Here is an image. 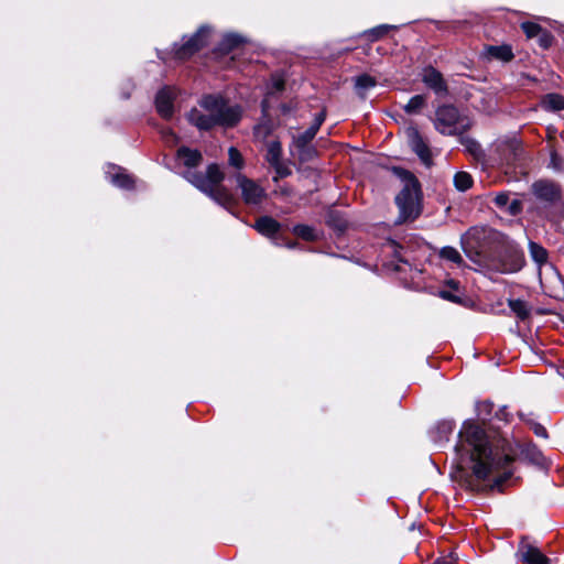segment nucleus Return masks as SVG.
<instances>
[{
    "label": "nucleus",
    "instance_id": "obj_1",
    "mask_svg": "<svg viewBox=\"0 0 564 564\" xmlns=\"http://www.w3.org/2000/svg\"><path fill=\"white\" fill-rule=\"evenodd\" d=\"M455 453L460 479L470 470L473 476L484 480L513 459L505 438L473 420L463 423Z\"/></svg>",
    "mask_w": 564,
    "mask_h": 564
},
{
    "label": "nucleus",
    "instance_id": "obj_2",
    "mask_svg": "<svg viewBox=\"0 0 564 564\" xmlns=\"http://www.w3.org/2000/svg\"><path fill=\"white\" fill-rule=\"evenodd\" d=\"M241 110L238 106H230L221 96L207 95L203 97L198 107L187 115L189 123L199 130H209L213 127H231L240 120Z\"/></svg>",
    "mask_w": 564,
    "mask_h": 564
},
{
    "label": "nucleus",
    "instance_id": "obj_3",
    "mask_svg": "<svg viewBox=\"0 0 564 564\" xmlns=\"http://www.w3.org/2000/svg\"><path fill=\"white\" fill-rule=\"evenodd\" d=\"M395 203L400 210L398 223L413 220L421 213L419 183L416 178L408 172L404 173V186L395 197Z\"/></svg>",
    "mask_w": 564,
    "mask_h": 564
},
{
    "label": "nucleus",
    "instance_id": "obj_4",
    "mask_svg": "<svg viewBox=\"0 0 564 564\" xmlns=\"http://www.w3.org/2000/svg\"><path fill=\"white\" fill-rule=\"evenodd\" d=\"M435 129L442 134H460L470 127L468 118L460 116L454 106H442L435 112Z\"/></svg>",
    "mask_w": 564,
    "mask_h": 564
},
{
    "label": "nucleus",
    "instance_id": "obj_5",
    "mask_svg": "<svg viewBox=\"0 0 564 564\" xmlns=\"http://www.w3.org/2000/svg\"><path fill=\"white\" fill-rule=\"evenodd\" d=\"M324 119L325 113H318L314 120V123L305 132L293 138V141L290 145V152L301 162L310 161L315 155V150L311 145V141L314 139Z\"/></svg>",
    "mask_w": 564,
    "mask_h": 564
},
{
    "label": "nucleus",
    "instance_id": "obj_6",
    "mask_svg": "<svg viewBox=\"0 0 564 564\" xmlns=\"http://www.w3.org/2000/svg\"><path fill=\"white\" fill-rule=\"evenodd\" d=\"M237 186L241 192V197L247 205H259L267 197L265 189L242 174L236 176Z\"/></svg>",
    "mask_w": 564,
    "mask_h": 564
},
{
    "label": "nucleus",
    "instance_id": "obj_7",
    "mask_svg": "<svg viewBox=\"0 0 564 564\" xmlns=\"http://www.w3.org/2000/svg\"><path fill=\"white\" fill-rule=\"evenodd\" d=\"M532 188L534 195L539 199L545 203H550L557 210L563 208L564 204L561 200L560 189L554 183L547 181H539L533 184Z\"/></svg>",
    "mask_w": 564,
    "mask_h": 564
},
{
    "label": "nucleus",
    "instance_id": "obj_8",
    "mask_svg": "<svg viewBox=\"0 0 564 564\" xmlns=\"http://www.w3.org/2000/svg\"><path fill=\"white\" fill-rule=\"evenodd\" d=\"M208 30L200 28L194 35H192L183 45L175 47V56L180 59H185L192 56L195 52L202 48L207 43Z\"/></svg>",
    "mask_w": 564,
    "mask_h": 564
},
{
    "label": "nucleus",
    "instance_id": "obj_9",
    "mask_svg": "<svg viewBox=\"0 0 564 564\" xmlns=\"http://www.w3.org/2000/svg\"><path fill=\"white\" fill-rule=\"evenodd\" d=\"M519 560L524 564H550V560L532 542L523 539L517 551Z\"/></svg>",
    "mask_w": 564,
    "mask_h": 564
},
{
    "label": "nucleus",
    "instance_id": "obj_10",
    "mask_svg": "<svg viewBox=\"0 0 564 564\" xmlns=\"http://www.w3.org/2000/svg\"><path fill=\"white\" fill-rule=\"evenodd\" d=\"M191 183L207 194L209 197H212L219 205L225 207L231 205L232 196L223 185L210 186L206 182L204 183L202 180H191Z\"/></svg>",
    "mask_w": 564,
    "mask_h": 564
},
{
    "label": "nucleus",
    "instance_id": "obj_11",
    "mask_svg": "<svg viewBox=\"0 0 564 564\" xmlns=\"http://www.w3.org/2000/svg\"><path fill=\"white\" fill-rule=\"evenodd\" d=\"M176 97V89L173 87L162 88L155 98L156 110L161 117L169 119L174 112L173 101Z\"/></svg>",
    "mask_w": 564,
    "mask_h": 564
},
{
    "label": "nucleus",
    "instance_id": "obj_12",
    "mask_svg": "<svg viewBox=\"0 0 564 564\" xmlns=\"http://www.w3.org/2000/svg\"><path fill=\"white\" fill-rule=\"evenodd\" d=\"M422 82L436 94L446 93L447 90V86L442 74L432 66L423 69Z\"/></svg>",
    "mask_w": 564,
    "mask_h": 564
},
{
    "label": "nucleus",
    "instance_id": "obj_13",
    "mask_svg": "<svg viewBox=\"0 0 564 564\" xmlns=\"http://www.w3.org/2000/svg\"><path fill=\"white\" fill-rule=\"evenodd\" d=\"M185 177L188 180V182H191V180H202L204 183L206 182L210 186H217L221 185L224 173L220 171L217 164H210L207 169L206 175L188 172L185 174Z\"/></svg>",
    "mask_w": 564,
    "mask_h": 564
},
{
    "label": "nucleus",
    "instance_id": "obj_14",
    "mask_svg": "<svg viewBox=\"0 0 564 564\" xmlns=\"http://www.w3.org/2000/svg\"><path fill=\"white\" fill-rule=\"evenodd\" d=\"M409 141L412 150L419 158L427 165L431 162V153L429 147L423 141L417 130L412 129L409 131Z\"/></svg>",
    "mask_w": 564,
    "mask_h": 564
},
{
    "label": "nucleus",
    "instance_id": "obj_15",
    "mask_svg": "<svg viewBox=\"0 0 564 564\" xmlns=\"http://www.w3.org/2000/svg\"><path fill=\"white\" fill-rule=\"evenodd\" d=\"M107 178L116 186L121 188H131L133 185L132 178L122 172L118 166L110 165L106 171Z\"/></svg>",
    "mask_w": 564,
    "mask_h": 564
},
{
    "label": "nucleus",
    "instance_id": "obj_16",
    "mask_svg": "<svg viewBox=\"0 0 564 564\" xmlns=\"http://www.w3.org/2000/svg\"><path fill=\"white\" fill-rule=\"evenodd\" d=\"M254 229L267 237L274 236L280 230V224L269 216H262L253 225Z\"/></svg>",
    "mask_w": 564,
    "mask_h": 564
},
{
    "label": "nucleus",
    "instance_id": "obj_17",
    "mask_svg": "<svg viewBox=\"0 0 564 564\" xmlns=\"http://www.w3.org/2000/svg\"><path fill=\"white\" fill-rule=\"evenodd\" d=\"M177 159L187 167H194L202 161V155L196 150L181 148L177 151Z\"/></svg>",
    "mask_w": 564,
    "mask_h": 564
},
{
    "label": "nucleus",
    "instance_id": "obj_18",
    "mask_svg": "<svg viewBox=\"0 0 564 564\" xmlns=\"http://www.w3.org/2000/svg\"><path fill=\"white\" fill-rule=\"evenodd\" d=\"M541 106L550 111L564 110V97L558 94H547L542 98Z\"/></svg>",
    "mask_w": 564,
    "mask_h": 564
},
{
    "label": "nucleus",
    "instance_id": "obj_19",
    "mask_svg": "<svg viewBox=\"0 0 564 564\" xmlns=\"http://www.w3.org/2000/svg\"><path fill=\"white\" fill-rule=\"evenodd\" d=\"M376 86V79L367 74L356 77L355 88L360 98L366 97V91Z\"/></svg>",
    "mask_w": 564,
    "mask_h": 564
},
{
    "label": "nucleus",
    "instance_id": "obj_20",
    "mask_svg": "<svg viewBox=\"0 0 564 564\" xmlns=\"http://www.w3.org/2000/svg\"><path fill=\"white\" fill-rule=\"evenodd\" d=\"M529 251L532 260L539 265H543L547 262V251L542 246L538 245L536 242L530 241L529 242Z\"/></svg>",
    "mask_w": 564,
    "mask_h": 564
},
{
    "label": "nucleus",
    "instance_id": "obj_21",
    "mask_svg": "<svg viewBox=\"0 0 564 564\" xmlns=\"http://www.w3.org/2000/svg\"><path fill=\"white\" fill-rule=\"evenodd\" d=\"M282 147L276 140L271 141L267 145L265 160L270 165L278 164L281 162Z\"/></svg>",
    "mask_w": 564,
    "mask_h": 564
},
{
    "label": "nucleus",
    "instance_id": "obj_22",
    "mask_svg": "<svg viewBox=\"0 0 564 564\" xmlns=\"http://www.w3.org/2000/svg\"><path fill=\"white\" fill-rule=\"evenodd\" d=\"M487 52H488L489 56H491L496 59L502 61V62H509L513 57L511 47L508 45L489 46L487 48Z\"/></svg>",
    "mask_w": 564,
    "mask_h": 564
},
{
    "label": "nucleus",
    "instance_id": "obj_23",
    "mask_svg": "<svg viewBox=\"0 0 564 564\" xmlns=\"http://www.w3.org/2000/svg\"><path fill=\"white\" fill-rule=\"evenodd\" d=\"M473 177L467 172H457L454 175V185L457 191L465 192L473 186Z\"/></svg>",
    "mask_w": 564,
    "mask_h": 564
},
{
    "label": "nucleus",
    "instance_id": "obj_24",
    "mask_svg": "<svg viewBox=\"0 0 564 564\" xmlns=\"http://www.w3.org/2000/svg\"><path fill=\"white\" fill-rule=\"evenodd\" d=\"M425 105V97L423 95H415L403 106V109L406 113L413 115L420 112Z\"/></svg>",
    "mask_w": 564,
    "mask_h": 564
},
{
    "label": "nucleus",
    "instance_id": "obj_25",
    "mask_svg": "<svg viewBox=\"0 0 564 564\" xmlns=\"http://www.w3.org/2000/svg\"><path fill=\"white\" fill-rule=\"evenodd\" d=\"M294 234L302 239L313 241L318 238V234L313 227L299 225L294 227Z\"/></svg>",
    "mask_w": 564,
    "mask_h": 564
},
{
    "label": "nucleus",
    "instance_id": "obj_26",
    "mask_svg": "<svg viewBox=\"0 0 564 564\" xmlns=\"http://www.w3.org/2000/svg\"><path fill=\"white\" fill-rule=\"evenodd\" d=\"M509 307L521 319H524L529 316L528 305L521 300H510Z\"/></svg>",
    "mask_w": 564,
    "mask_h": 564
},
{
    "label": "nucleus",
    "instance_id": "obj_27",
    "mask_svg": "<svg viewBox=\"0 0 564 564\" xmlns=\"http://www.w3.org/2000/svg\"><path fill=\"white\" fill-rule=\"evenodd\" d=\"M242 43V37L238 34H228L224 37L221 42V48L224 51H231Z\"/></svg>",
    "mask_w": 564,
    "mask_h": 564
},
{
    "label": "nucleus",
    "instance_id": "obj_28",
    "mask_svg": "<svg viewBox=\"0 0 564 564\" xmlns=\"http://www.w3.org/2000/svg\"><path fill=\"white\" fill-rule=\"evenodd\" d=\"M441 257L443 259H446L448 261H452L454 263H462L463 262V258L460 256V253L453 247H444L441 252H440Z\"/></svg>",
    "mask_w": 564,
    "mask_h": 564
},
{
    "label": "nucleus",
    "instance_id": "obj_29",
    "mask_svg": "<svg viewBox=\"0 0 564 564\" xmlns=\"http://www.w3.org/2000/svg\"><path fill=\"white\" fill-rule=\"evenodd\" d=\"M271 131H272V126L270 122H261L254 127L253 133L258 140L263 141L271 133Z\"/></svg>",
    "mask_w": 564,
    "mask_h": 564
},
{
    "label": "nucleus",
    "instance_id": "obj_30",
    "mask_svg": "<svg viewBox=\"0 0 564 564\" xmlns=\"http://www.w3.org/2000/svg\"><path fill=\"white\" fill-rule=\"evenodd\" d=\"M521 29L529 39L540 35L543 30L539 24L534 22H523L521 23Z\"/></svg>",
    "mask_w": 564,
    "mask_h": 564
},
{
    "label": "nucleus",
    "instance_id": "obj_31",
    "mask_svg": "<svg viewBox=\"0 0 564 564\" xmlns=\"http://www.w3.org/2000/svg\"><path fill=\"white\" fill-rule=\"evenodd\" d=\"M392 28V25L382 24L371 29L370 31L367 32V34L371 41H376L383 36Z\"/></svg>",
    "mask_w": 564,
    "mask_h": 564
},
{
    "label": "nucleus",
    "instance_id": "obj_32",
    "mask_svg": "<svg viewBox=\"0 0 564 564\" xmlns=\"http://www.w3.org/2000/svg\"><path fill=\"white\" fill-rule=\"evenodd\" d=\"M228 154H229V164L237 167V169H241L243 166V159L240 154V152L231 147L228 151Z\"/></svg>",
    "mask_w": 564,
    "mask_h": 564
},
{
    "label": "nucleus",
    "instance_id": "obj_33",
    "mask_svg": "<svg viewBox=\"0 0 564 564\" xmlns=\"http://www.w3.org/2000/svg\"><path fill=\"white\" fill-rule=\"evenodd\" d=\"M550 165L558 172H564V158H562L558 153L553 152L551 154Z\"/></svg>",
    "mask_w": 564,
    "mask_h": 564
},
{
    "label": "nucleus",
    "instance_id": "obj_34",
    "mask_svg": "<svg viewBox=\"0 0 564 564\" xmlns=\"http://www.w3.org/2000/svg\"><path fill=\"white\" fill-rule=\"evenodd\" d=\"M271 166L275 170L276 173V176L273 178L274 182H276L280 177H285L291 174V170L284 165L282 161Z\"/></svg>",
    "mask_w": 564,
    "mask_h": 564
},
{
    "label": "nucleus",
    "instance_id": "obj_35",
    "mask_svg": "<svg viewBox=\"0 0 564 564\" xmlns=\"http://www.w3.org/2000/svg\"><path fill=\"white\" fill-rule=\"evenodd\" d=\"M522 209V204L519 199H512L509 200L507 204V207L503 208L509 215L516 216L518 215Z\"/></svg>",
    "mask_w": 564,
    "mask_h": 564
},
{
    "label": "nucleus",
    "instance_id": "obj_36",
    "mask_svg": "<svg viewBox=\"0 0 564 564\" xmlns=\"http://www.w3.org/2000/svg\"><path fill=\"white\" fill-rule=\"evenodd\" d=\"M509 200H510L509 194L506 192L497 193L494 197V202H495L496 206L501 209L507 207V204L509 203Z\"/></svg>",
    "mask_w": 564,
    "mask_h": 564
},
{
    "label": "nucleus",
    "instance_id": "obj_37",
    "mask_svg": "<svg viewBox=\"0 0 564 564\" xmlns=\"http://www.w3.org/2000/svg\"><path fill=\"white\" fill-rule=\"evenodd\" d=\"M507 150H509L510 154H512L513 160L518 159L520 156V154L522 153L521 143L517 140L511 141L507 145Z\"/></svg>",
    "mask_w": 564,
    "mask_h": 564
},
{
    "label": "nucleus",
    "instance_id": "obj_38",
    "mask_svg": "<svg viewBox=\"0 0 564 564\" xmlns=\"http://www.w3.org/2000/svg\"><path fill=\"white\" fill-rule=\"evenodd\" d=\"M539 36V42L542 47L546 48L551 45L552 35L549 32L542 30Z\"/></svg>",
    "mask_w": 564,
    "mask_h": 564
},
{
    "label": "nucleus",
    "instance_id": "obj_39",
    "mask_svg": "<svg viewBox=\"0 0 564 564\" xmlns=\"http://www.w3.org/2000/svg\"><path fill=\"white\" fill-rule=\"evenodd\" d=\"M284 88V80L280 76L272 77V90L269 91L268 95H271L274 91H281Z\"/></svg>",
    "mask_w": 564,
    "mask_h": 564
},
{
    "label": "nucleus",
    "instance_id": "obj_40",
    "mask_svg": "<svg viewBox=\"0 0 564 564\" xmlns=\"http://www.w3.org/2000/svg\"><path fill=\"white\" fill-rule=\"evenodd\" d=\"M467 150L475 156H478L481 149H480V145L473 141V140H467Z\"/></svg>",
    "mask_w": 564,
    "mask_h": 564
},
{
    "label": "nucleus",
    "instance_id": "obj_41",
    "mask_svg": "<svg viewBox=\"0 0 564 564\" xmlns=\"http://www.w3.org/2000/svg\"><path fill=\"white\" fill-rule=\"evenodd\" d=\"M441 297L445 299V300H448V301H452V302H457V297L455 295H452L449 292L447 291H442L440 293Z\"/></svg>",
    "mask_w": 564,
    "mask_h": 564
},
{
    "label": "nucleus",
    "instance_id": "obj_42",
    "mask_svg": "<svg viewBox=\"0 0 564 564\" xmlns=\"http://www.w3.org/2000/svg\"><path fill=\"white\" fill-rule=\"evenodd\" d=\"M262 112H263V116H267L268 115V110H269V97L267 96L263 101H262Z\"/></svg>",
    "mask_w": 564,
    "mask_h": 564
},
{
    "label": "nucleus",
    "instance_id": "obj_43",
    "mask_svg": "<svg viewBox=\"0 0 564 564\" xmlns=\"http://www.w3.org/2000/svg\"><path fill=\"white\" fill-rule=\"evenodd\" d=\"M280 109L283 115H288L294 109V107L292 105L284 104L280 107Z\"/></svg>",
    "mask_w": 564,
    "mask_h": 564
},
{
    "label": "nucleus",
    "instance_id": "obj_44",
    "mask_svg": "<svg viewBox=\"0 0 564 564\" xmlns=\"http://www.w3.org/2000/svg\"><path fill=\"white\" fill-rule=\"evenodd\" d=\"M535 433H536L538 435H541V436H544V437L546 436V431H545V429H544V427H542V426H539V427L535 430Z\"/></svg>",
    "mask_w": 564,
    "mask_h": 564
},
{
    "label": "nucleus",
    "instance_id": "obj_45",
    "mask_svg": "<svg viewBox=\"0 0 564 564\" xmlns=\"http://www.w3.org/2000/svg\"><path fill=\"white\" fill-rule=\"evenodd\" d=\"M448 284L452 288H456L457 286V283L455 281H449Z\"/></svg>",
    "mask_w": 564,
    "mask_h": 564
},
{
    "label": "nucleus",
    "instance_id": "obj_46",
    "mask_svg": "<svg viewBox=\"0 0 564 564\" xmlns=\"http://www.w3.org/2000/svg\"><path fill=\"white\" fill-rule=\"evenodd\" d=\"M479 405H480V406H485V408H488V406H489V404H488V403H486V402H484V403H481V404H479Z\"/></svg>",
    "mask_w": 564,
    "mask_h": 564
}]
</instances>
